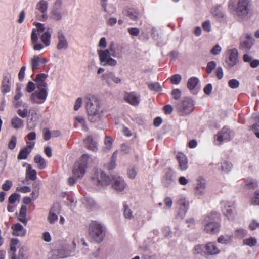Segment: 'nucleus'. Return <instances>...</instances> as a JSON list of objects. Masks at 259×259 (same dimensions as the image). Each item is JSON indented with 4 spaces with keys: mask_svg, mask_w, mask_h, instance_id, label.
<instances>
[{
    "mask_svg": "<svg viewBox=\"0 0 259 259\" xmlns=\"http://www.w3.org/2000/svg\"><path fill=\"white\" fill-rule=\"evenodd\" d=\"M252 45V40L250 37H247L244 41H242L240 45V48L245 51H248Z\"/></svg>",
    "mask_w": 259,
    "mask_h": 259,
    "instance_id": "f704fd0d",
    "label": "nucleus"
},
{
    "mask_svg": "<svg viewBox=\"0 0 259 259\" xmlns=\"http://www.w3.org/2000/svg\"><path fill=\"white\" fill-rule=\"evenodd\" d=\"M171 94L174 98L176 100H177L180 98L181 92L179 89H175L172 90Z\"/></svg>",
    "mask_w": 259,
    "mask_h": 259,
    "instance_id": "13d9d810",
    "label": "nucleus"
},
{
    "mask_svg": "<svg viewBox=\"0 0 259 259\" xmlns=\"http://www.w3.org/2000/svg\"><path fill=\"white\" fill-rule=\"evenodd\" d=\"M235 2L231 0L229 8L234 10L235 14L241 19L247 17L250 11V3L248 0H239L237 3V7L235 8Z\"/></svg>",
    "mask_w": 259,
    "mask_h": 259,
    "instance_id": "7ed1b4c3",
    "label": "nucleus"
},
{
    "mask_svg": "<svg viewBox=\"0 0 259 259\" xmlns=\"http://www.w3.org/2000/svg\"><path fill=\"white\" fill-rule=\"evenodd\" d=\"M219 214L216 212H211L206 217L203 221V230L207 233L215 234L220 230V225L215 221Z\"/></svg>",
    "mask_w": 259,
    "mask_h": 259,
    "instance_id": "20e7f679",
    "label": "nucleus"
},
{
    "mask_svg": "<svg viewBox=\"0 0 259 259\" xmlns=\"http://www.w3.org/2000/svg\"><path fill=\"white\" fill-rule=\"evenodd\" d=\"M116 64L117 61L115 59L110 57L104 64H103V65H108L111 66H114L116 65Z\"/></svg>",
    "mask_w": 259,
    "mask_h": 259,
    "instance_id": "bf43d9fd",
    "label": "nucleus"
},
{
    "mask_svg": "<svg viewBox=\"0 0 259 259\" xmlns=\"http://www.w3.org/2000/svg\"><path fill=\"white\" fill-rule=\"evenodd\" d=\"M84 142L89 150L93 151H96L97 150V142L93 139L92 136H88L84 140Z\"/></svg>",
    "mask_w": 259,
    "mask_h": 259,
    "instance_id": "5701e85b",
    "label": "nucleus"
},
{
    "mask_svg": "<svg viewBox=\"0 0 259 259\" xmlns=\"http://www.w3.org/2000/svg\"><path fill=\"white\" fill-rule=\"evenodd\" d=\"M35 84L32 82H29L27 85V87L26 88V90L29 92V93H31L32 92V91H33L34 90V89H35Z\"/></svg>",
    "mask_w": 259,
    "mask_h": 259,
    "instance_id": "680f3d73",
    "label": "nucleus"
},
{
    "mask_svg": "<svg viewBox=\"0 0 259 259\" xmlns=\"http://www.w3.org/2000/svg\"><path fill=\"white\" fill-rule=\"evenodd\" d=\"M89 234L90 237L97 243L101 242L104 237L103 226L97 222H93L90 224Z\"/></svg>",
    "mask_w": 259,
    "mask_h": 259,
    "instance_id": "39448f33",
    "label": "nucleus"
},
{
    "mask_svg": "<svg viewBox=\"0 0 259 259\" xmlns=\"http://www.w3.org/2000/svg\"><path fill=\"white\" fill-rule=\"evenodd\" d=\"M216 63L214 61H210L208 63L206 71L208 73H210L215 68Z\"/></svg>",
    "mask_w": 259,
    "mask_h": 259,
    "instance_id": "603ef678",
    "label": "nucleus"
},
{
    "mask_svg": "<svg viewBox=\"0 0 259 259\" xmlns=\"http://www.w3.org/2000/svg\"><path fill=\"white\" fill-rule=\"evenodd\" d=\"M12 186V181L10 180H6L2 185V189L4 191H8Z\"/></svg>",
    "mask_w": 259,
    "mask_h": 259,
    "instance_id": "6e6d98bb",
    "label": "nucleus"
},
{
    "mask_svg": "<svg viewBox=\"0 0 259 259\" xmlns=\"http://www.w3.org/2000/svg\"><path fill=\"white\" fill-rule=\"evenodd\" d=\"M50 17L54 21H58L62 19V14L61 9L52 8L51 11Z\"/></svg>",
    "mask_w": 259,
    "mask_h": 259,
    "instance_id": "2f4dec72",
    "label": "nucleus"
},
{
    "mask_svg": "<svg viewBox=\"0 0 259 259\" xmlns=\"http://www.w3.org/2000/svg\"><path fill=\"white\" fill-rule=\"evenodd\" d=\"M239 82L236 79H231L229 81V86L231 88H236L239 85Z\"/></svg>",
    "mask_w": 259,
    "mask_h": 259,
    "instance_id": "4d7b16f0",
    "label": "nucleus"
},
{
    "mask_svg": "<svg viewBox=\"0 0 259 259\" xmlns=\"http://www.w3.org/2000/svg\"><path fill=\"white\" fill-rule=\"evenodd\" d=\"M22 106L24 108L22 109H18L17 111V114L22 118H26L28 115L29 112L27 110L28 104L26 103H24L22 104Z\"/></svg>",
    "mask_w": 259,
    "mask_h": 259,
    "instance_id": "4c0bfd02",
    "label": "nucleus"
},
{
    "mask_svg": "<svg viewBox=\"0 0 259 259\" xmlns=\"http://www.w3.org/2000/svg\"><path fill=\"white\" fill-rule=\"evenodd\" d=\"M101 79L105 81L106 83L110 86L113 83L115 84H119L121 83L122 79L115 74L111 71H107L101 76Z\"/></svg>",
    "mask_w": 259,
    "mask_h": 259,
    "instance_id": "6e6552de",
    "label": "nucleus"
},
{
    "mask_svg": "<svg viewBox=\"0 0 259 259\" xmlns=\"http://www.w3.org/2000/svg\"><path fill=\"white\" fill-rule=\"evenodd\" d=\"M182 77L180 74H175L171 77L170 80L172 84H178L181 81Z\"/></svg>",
    "mask_w": 259,
    "mask_h": 259,
    "instance_id": "de8ad7c7",
    "label": "nucleus"
},
{
    "mask_svg": "<svg viewBox=\"0 0 259 259\" xmlns=\"http://www.w3.org/2000/svg\"><path fill=\"white\" fill-rule=\"evenodd\" d=\"M58 42L56 48L59 50H66L68 47V42L62 31H59L57 35Z\"/></svg>",
    "mask_w": 259,
    "mask_h": 259,
    "instance_id": "4468645a",
    "label": "nucleus"
},
{
    "mask_svg": "<svg viewBox=\"0 0 259 259\" xmlns=\"http://www.w3.org/2000/svg\"><path fill=\"white\" fill-rule=\"evenodd\" d=\"M222 205L224 206L223 208V214L227 217L229 219H232L235 215V209L233 207L234 203L232 202L223 201Z\"/></svg>",
    "mask_w": 259,
    "mask_h": 259,
    "instance_id": "f8f14e48",
    "label": "nucleus"
},
{
    "mask_svg": "<svg viewBox=\"0 0 259 259\" xmlns=\"http://www.w3.org/2000/svg\"><path fill=\"white\" fill-rule=\"evenodd\" d=\"M49 4L46 0H40L36 5V10L41 13L40 15H37L38 19L40 21H45L48 18L47 10Z\"/></svg>",
    "mask_w": 259,
    "mask_h": 259,
    "instance_id": "1a4fd4ad",
    "label": "nucleus"
},
{
    "mask_svg": "<svg viewBox=\"0 0 259 259\" xmlns=\"http://www.w3.org/2000/svg\"><path fill=\"white\" fill-rule=\"evenodd\" d=\"M245 186L249 189H255L257 187L258 184L255 180L248 178L246 181Z\"/></svg>",
    "mask_w": 259,
    "mask_h": 259,
    "instance_id": "58836bf2",
    "label": "nucleus"
},
{
    "mask_svg": "<svg viewBox=\"0 0 259 259\" xmlns=\"http://www.w3.org/2000/svg\"><path fill=\"white\" fill-rule=\"evenodd\" d=\"M137 175V171L134 168H131L128 169V175L130 178L134 179Z\"/></svg>",
    "mask_w": 259,
    "mask_h": 259,
    "instance_id": "69168bd1",
    "label": "nucleus"
},
{
    "mask_svg": "<svg viewBox=\"0 0 259 259\" xmlns=\"http://www.w3.org/2000/svg\"><path fill=\"white\" fill-rule=\"evenodd\" d=\"M177 159L179 161V167L181 170H185L187 168V159L186 156L182 153H179L177 155Z\"/></svg>",
    "mask_w": 259,
    "mask_h": 259,
    "instance_id": "393cba45",
    "label": "nucleus"
},
{
    "mask_svg": "<svg viewBox=\"0 0 259 259\" xmlns=\"http://www.w3.org/2000/svg\"><path fill=\"white\" fill-rule=\"evenodd\" d=\"M206 184L203 180H198L195 187V194L197 196H202L205 193Z\"/></svg>",
    "mask_w": 259,
    "mask_h": 259,
    "instance_id": "aec40b11",
    "label": "nucleus"
},
{
    "mask_svg": "<svg viewBox=\"0 0 259 259\" xmlns=\"http://www.w3.org/2000/svg\"><path fill=\"white\" fill-rule=\"evenodd\" d=\"M221 47L218 45L216 44L211 50L210 52L214 55L219 54L221 51Z\"/></svg>",
    "mask_w": 259,
    "mask_h": 259,
    "instance_id": "5fc2aeb1",
    "label": "nucleus"
},
{
    "mask_svg": "<svg viewBox=\"0 0 259 259\" xmlns=\"http://www.w3.org/2000/svg\"><path fill=\"white\" fill-rule=\"evenodd\" d=\"M78 162L87 168L92 165L93 159L87 154H84Z\"/></svg>",
    "mask_w": 259,
    "mask_h": 259,
    "instance_id": "c756f323",
    "label": "nucleus"
},
{
    "mask_svg": "<svg viewBox=\"0 0 259 259\" xmlns=\"http://www.w3.org/2000/svg\"><path fill=\"white\" fill-rule=\"evenodd\" d=\"M86 109L88 119L91 122H99L103 116V111L98 99L92 96L87 98Z\"/></svg>",
    "mask_w": 259,
    "mask_h": 259,
    "instance_id": "f03ea898",
    "label": "nucleus"
},
{
    "mask_svg": "<svg viewBox=\"0 0 259 259\" xmlns=\"http://www.w3.org/2000/svg\"><path fill=\"white\" fill-rule=\"evenodd\" d=\"M11 77L10 75L4 76L2 84V92L3 94L10 92V80Z\"/></svg>",
    "mask_w": 259,
    "mask_h": 259,
    "instance_id": "a878e982",
    "label": "nucleus"
},
{
    "mask_svg": "<svg viewBox=\"0 0 259 259\" xmlns=\"http://www.w3.org/2000/svg\"><path fill=\"white\" fill-rule=\"evenodd\" d=\"M98 52L101 63L103 65V64H104L108 60V59L110 58V54L109 53V50H98Z\"/></svg>",
    "mask_w": 259,
    "mask_h": 259,
    "instance_id": "473e14b6",
    "label": "nucleus"
},
{
    "mask_svg": "<svg viewBox=\"0 0 259 259\" xmlns=\"http://www.w3.org/2000/svg\"><path fill=\"white\" fill-rule=\"evenodd\" d=\"M26 175L28 176L29 179L31 180H35L37 178L36 171L35 170L31 169L30 165H29L27 168Z\"/></svg>",
    "mask_w": 259,
    "mask_h": 259,
    "instance_id": "ea45409f",
    "label": "nucleus"
},
{
    "mask_svg": "<svg viewBox=\"0 0 259 259\" xmlns=\"http://www.w3.org/2000/svg\"><path fill=\"white\" fill-rule=\"evenodd\" d=\"M205 248L206 253L209 254H217L220 252L216 245L214 243L211 242L205 245Z\"/></svg>",
    "mask_w": 259,
    "mask_h": 259,
    "instance_id": "7c9ffc66",
    "label": "nucleus"
},
{
    "mask_svg": "<svg viewBox=\"0 0 259 259\" xmlns=\"http://www.w3.org/2000/svg\"><path fill=\"white\" fill-rule=\"evenodd\" d=\"M258 227H259V223L255 220H252L249 225L250 229L251 230H254Z\"/></svg>",
    "mask_w": 259,
    "mask_h": 259,
    "instance_id": "774afa93",
    "label": "nucleus"
},
{
    "mask_svg": "<svg viewBox=\"0 0 259 259\" xmlns=\"http://www.w3.org/2000/svg\"><path fill=\"white\" fill-rule=\"evenodd\" d=\"M93 183L96 185L104 186L110 184L111 177L107 176L103 171L96 170L91 176Z\"/></svg>",
    "mask_w": 259,
    "mask_h": 259,
    "instance_id": "423d86ee",
    "label": "nucleus"
},
{
    "mask_svg": "<svg viewBox=\"0 0 259 259\" xmlns=\"http://www.w3.org/2000/svg\"><path fill=\"white\" fill-rule=\"evenodd\" d=\"M13 234L15 236H24L26 234V230L20 224L17 223L12 226Z\"/></svg>",
    "mask_w": 259,
    "mask_h": 259,
    "instance_id": "4be33fe9",
    "label": "nucleus"
},
{
    "mask_svg": "<svg viewBox=\"0 0 259 259\" xmlns=\"http://www.w3.org/2000/svg\"><path fill=\"white\" fill-rule=\"evenodd\" d=\"M29 144V145H27L26 147L20 151L18 155V159H25L27 158V155L30 153L34 146V142H30Z\"/></svg>",
    "mask_w": 259,
    "mask_h": 259,
    "instance_id": "412c9836",
    "label": "nucleus"
},
{
    "mask_svg": "<svg viewBox=\"0 0 259 259\" xmlns=\"http://www.w3.org/2000/svg\"><path fill=\"white\" fill-rule=\"evenodd\" d=\"M179 208V215L183 217L186 213L189 207V202L185 198H181L177 202Z\"/></svg>",
    "mask_w": 259,
    "mask_h": 259,
    "instance_id": "a211bd4d",
    "label": "nucleus"
},
{
    "mask_svg": "<svg viewBox=\"0 0 259 259\" xmlns=\"http://www.w3.org/2000/svg\"><path fill=\"white\" fill-rule=\"evenodd\" d=\"M31 40L33 45V49L35 50H40L43 48V45L41 44L38 43L36 42L38 40V35L36 33V30L33 29L31 33Z\"/></svg>",
    "mask_w": 259,
    "mask_h": 259,
    "instance_id": "cd10ccee",
    "label": "nucleus"
},
{
    "mask_svg": "<svg viewBox=\"0 0 259 259\" xmlns=\"http://www.w3.org/2000/svg\"><path fill=\"white\" fill-rule=\"evenodd\" d=\"M214 138L216 144L219 145L224 141L230 140L231 139L230 131L227 127H224L218 133Z\"/></svg>",
    "mask_w": 259,
    "mask_h": 259,
    "instance_id": "9b49d317",
    "label": "nucleus"
},
{
    "mask_svg": "<svg viewBox=\"0 0 259 259\" xmlns=\"http://www.w3.org/2000/svg\"><path fill=\"white\" fill-rule=\"evenodd\" d=\"M76 120L80 123L81 125L82 126L83 128L85 130H88V127L86 126V125H85V119L83 117H81V116H77L76 117Z\"/></svg>",
    "mask_w": 259,
    "mask_h": 259,
    "instance_id": "e2e57ef3",
    "label": "nucleus"
},
{
    "mask_svg": "<svg viewBox=\"0 0 259 259\" xmlns=\"http://www.w3.org/2000/svg\"><path fill=\"white\" fill-rule=\"evenodd\" d=\"M232 165L231 163L225 161L222 163L221 170L224 173L229 172L232 169Z\"/></svg>",
    "mask_w": 259,
    "mask_h": 259,
    "instance_id": "a19ab883",
    "label": "nucleus"
},
{
    "mask_svg": "<svg viewBox=\"0 0 259 259\" xmlns=\"http://www.w3.org/2000/svg\"><path fill=\"white\" fill-rule=\"evenodd\" d=\"M25 69L26 67L25 66L21 67L18 74V77L20 80H22L24 79Z\"/></svg>",
    "mask_w": 259,
    "mask_h": 259,
    "instance_id": "0e129e2a",
    "label": "nucleus"
},
{
    "mask_svg": "<svg viewBox=\"0 0 259 259\" xmlns=\"http://www.w3.org/2000/svg\"><path fill=\"white\" fill-rule=\"evenodd\" d=\"M236 236L239 238L243 237L246 234V231L244 229H239L236 230Z\"/></svg>",
    "mask_w": 259,
    "mask_h": 259,
    "instance_id": "338daca9",
    "label": "nucleus"
},
{
    "mask_svg": "<svg viewBox=\"0 0 259 259\" xmlns=\"http://www.w3.org/2000/svg\"><path fill=\"white\" fill-rule=\"evenodd\" d=\"M86 168V167L77 162L74 164L72 172L75 177L81 178L85 172Z\"/></svg>",
    "mask_w": 259,
    "mask_h": 259,
    "instance_id": "f3484780",
    "label": "nucleus"
},
{
    "mask_svg": "<svg viewBox=\"0 0 259 259\" xmlns=\"http://www.w3.org/2000/svg\"><path fill=\"white\" fill-rule=\"evenodd\" d=\"M22 96V93L21 92V88L17 87L16 89V94L14 96V99L13 100V104L15 108H18L23 104L22 102L19 100Z\"/></svg>",
    "mask_w": 259,
    "mask_h": 259,
    "instance_id": "b1692460",
    "label": "nucleus"
},
{
    "mask_svg": "<svg viewBox=\"0 0 259 259\" xmlns=\"http://www.w3.org/2000/svg\"><path fill=\"white\" fill-rule=\"evenodd\" d=\"M148 87L150 90L157 92L160 91L162 89L160 84L157 82L148 84Z\"/></svg>",
    "mask_w": 259,
    "mask_h": 259,
    "instance_id": "a18cd8bd",
    "label": "nucleus"
},
{
    "mask_svg": "<svg viewBox=\"0 0 259 259\" xmlns=\"http://www.w3.org/2000/svg\"><path fill=\"white\" fill-rule=\"evenodd\" d=\"M53 30L51 28H48L45 32L41 36L40 38L42 42L48 46L50 44V38Z\"/></svg>",
    "mask_w": 259,
    "mask_h": 259,
    "instance_id": "bb28decb",
    "label": "nucleus"
},
{
    "mask_svg": "<svg viewBox=\"0 0 259 259\" xmlns=\"http://www.w3.org/2000/svg\"><path fill=\"white\" fill-rule=\"evenodd\" d=\"M61 211V206L59 203H55L51 208L48 217V220L50 224H54L58 219Z\"/></svg>",
    "mask_w": 259,
    "mask_h": 259,
    "instance_id": "ddd939ff",
    "label": "nucleus"
},
{
    "mask_svg": "<svg viewBox=\"0 0 259 259\" xmlns=\"http://www.w3.org/2000/svg\"><path fill=\"white\" fill-rule=\"evenodd\" d=\"M198 82V79L196 77L190 78L187 83V87L190 90H192L195 88Z\"/></svg>",
    "mask_w": 259,
    "mask_h": 259,
    "instance_id": "79ce46f5",
    "label": "nucleus"
},
{
    "mask_svg": "<svg viewBox=\"0 0 259 259\" xmlns=\"http://www.w3.org/2000/svg\"><path fill=\"white\" fill-rule=\"evenodd\" d=\"M47 62V60L45 58L41 57L40 56H34L31 59V64L32 69L34 71L38 68V67L41 64H45Z\"/></svg>",
    "mask_w": 259,
    "mask_h": 259,
    "instance_id": "6ab92c4d",
    "label": "nucleus"
},
{
    "mask_svg": "<svg viewBox=\"0 0 259 259\" xmlns=\"http://www.w3.org/2000/svg\"><path fill=\"white\" fill-rule=\"evenodd\" d=\"M110 183L111 184L112 187L118 191H122L126 186L124 180L117 175L111 177Z\"/></svg>",
    "mask_w": 259,
    "mask_h": 259,
    "instance_id": "9d476101",
    "label": "nucleus"
},
{
    "mask_svg": "<svg viewBox=\"0 0 259 259\" xmlns=\"http://www.w3.org/2000/svg\"><path fill=\"white\" fill-rule=\"evenodd\" d=\"M123 215L125 219L128 220H132L134 218L133 211L126 204L123 205Z\"/></svg>",
    "mask_w": 259,
    "mask_h": 259,
    "instance_id": "e433bc0d",
    "label": "nucleus"
},
{
    "mask_svg": "<svg viewBox=\"0 0 259 259\" xmlns=\"http://www.w3.org/2000/svg\"><path fill=\"white\" fill-rule=\"evenodd\" d=\"M48 75L41 73L36 75L34 81L36 83L37 90L33 93L30 97V101L33 103L40 104L46 100L48 95V84L45 80Z\"/></svg>",
    "mask_w": 259,
    "mask_h": 259,
    "instance_id": "f257e3e1",
    "label": "nucleus"
},
{
    "mask_svg": "<svg viewBox=\"0 0 259 259\" xmlns=\"http://www.w3.org/2000/svg\"><path fill=\"white\" fill-rule=\"evenodd\" d=\"M11 123L12 126L16 130L21 128L24 126L23 120L17 116H15L11 119Z\"/></svg>",
    "mask_w": 259,
    "mask_h": 259,
    "instance_id": "c85d7f7f",
    "label": "nucleus"
},
{
    "mask_svg": "<svg viewBox=\"0 0 259 259\" xmlns=\"http://www.w3.org/2000/svg\"><path fill=\"white\" fill-rule=\"evenodd\" d=\"M34 160L35 162L38 164V167L39 169H42L46 167V162L44 159L40 155H36L34 158Z\"/></svg>",
    "mask_w": 259,
    "mask_h": 259,
    "instance_id": "c9c22d12",
    "label": "nucleus"
},
{
    "mask_svg": "<svg viewBox=\"0 0 259 259\" xmlns=\"http://www.w3.org/2000/svg\"><path fill=\"white\" fill-rule=\"evenodd\" d=\"M104 144L105 145V149L109 150L112 145V139L111 137H106L104 140Z\"/></svg>",
    "mask_w": 259,
    "mask_h": 259,
    "instance_id": "c03bdc74",
    "label": "nucleus"
},
{
    "mask_svg": "<svg viewBox=\"0 0 259 259\" xmlns=\"http://www.w3.org/2000/svg\"><path fill=\"white\" fill-rule=\"evenodd\" d=\"M85 205L88 209H92L95 206V203L91 198H85L84 199Z\"/></svg>",
    "mask_w": 259,
    "mask_h": 259,
    "instance_id": "8fccbe9b",
    "label": "nucleus"
},
{
    "mask_svg": "<svg viewBox=\"0 0 259 259\" xmlns=\"http://www.w3.org/2000/svg\"><path fill=\"white\" fill-rule=\"evenodd\" d=\"M177 109L182 115L190 114L193 109L192 101L190 99L185 98L177 105Z\"/></svg>",
    "mask_w": 259,
    "mask_h": 259,
    "instance_id": "0eeeda50",
    "label": "nucleus"
},
{
    "mask_svg": "<svg viewBox=\"0 0 259 259\" xmlns=\"http://www.w3.org/2000/svg\"><path fill=\"white\" fill-rule=\"evenodd\" d=\"M172 181L171 175L170 174H167L163 180V182L166 186H168L170 185Z\"/></svg>",
    "mask_w": 259,
    "mask_h": 259,
    "instance_id": "49530a36",
    "label": "nucleus"
},
{
    "mask_svg": "<svg viewBox=\"0 0 259 259\" xmlns=\"http://www.w3.org/2000/svg\"><path fill=\"white\" fill-rule=\"evenodd\" d=\"M124 98L127 102L133 106H137L140 103V96L134 92L126 93Z\"/></svg>",
    "mask_w": 259,
    "mask_h": 259,
    "instance_id": "2eb2a0df",
    "label": "nucleus"
},
{
    "mask_svg": "<svg viewBox=\"0 0 259 259\" xmlns=\"http://www.w3.org/2000/svg\"><path fill=\"white\" fill-rule=\"evenodd\" d=\"M17 142V137L16 136L13 135L11 137V139L9 141V144H8V147L10 149H13L16 144Z\"/></svg>",
    "mask_w": 259,
    "mask_h": 259,
    "instance_id": "09e8293b",
    "label": "nucleus"
},
{
    "mask_svg": "<svg viewBox=\"0 0 259 259\" xmlns=\"http://www.w3.org/2000/svg\"><path fill=\"white\" fill-rule=\"evenodd\" d=\"M19 241L17 239H12L10 244V254L12 256L11 259H17L15 255V252L17 250L16 245L18 244Z\"/></svg>",
    "mask_w": 259,
    "mask_h": 259,
    "instance_id": "72a5a7b5",
    "label": "nucleus"
},
{
    "mask_svg": "<svg viewBox=\"0 0 259 259\" xmlns=\"http://www.w3.org/2000/svg\"><path fill=\"white\" fill-rule=\"evenodd\" d=\"M243 244L250 247L254 246L257 243L256 239L254 237H249L243 240Z\"/></svg>",
    "mask_w": 259,
    "mask_h": 259,
    "instance_id": "37998d69",
    "label": "nucleus"
},
{
    "mask_svg": "<svg viewBox=\"0 0 259 259\" xmlns=\"http://www.w3.org/2000/svg\"><path fill=\"white\" fill-rule=\"evenodd\" d=\"M128 32L132 36H137L140 34V30L136 27L130 28L128 29Z\"/></svg>",
    "mask_w": 259,
    "mask_h": 259,
    "instance_id": "864d4df0",
    "label": "nucleus"
},
{
    "mask_svg": "<svg viewBox=\"0 0 259 259\" xmlns=\"http://www.w3.org/2000/svg\"><path fill=\"white\" fill-rule=\"evenodd\" d=\"M229 60L228 65L230 67L234 66L238 62V53L236 49H230L228 51Z\"/></svg>",
    "mask_w": 259,
    "mask_h": 259,
    "instance_id": "dca6fc26",
    "label": "nucleus"
},
{
    "mask_svg": "<svg viewBox=\"0 0 259 259\" xmlns=\"http://www.w3.org/2000/svg\"><path fill=\"white\" fill-rule=\"evenodd\" d=\"M20 197V195L16 193L12 194L9 198V201L10 203H14L17 199Z\"/></svg>",
    "mask_w": 259,
    "mask_h": 259,
    "instance_id": "052dcab7",
    "label": "nucleus"
},
{
    "mask_svg": "<svg viewBox=\"0 0 259 259\" xmlns=\"http://www.w3.org/2000/svg\"><path fill=\"white\" fill-rule=\"evenodd\" d=\"M128 15L132 20L135 21L138 18L139 13L137 11L131 10L128 11Z\"/></svg>",
    "mask_w": 259,
    "mask_h": 259,
    "instance_id": "3c124183",
    "label": "nucleus"
}]
</instances>
